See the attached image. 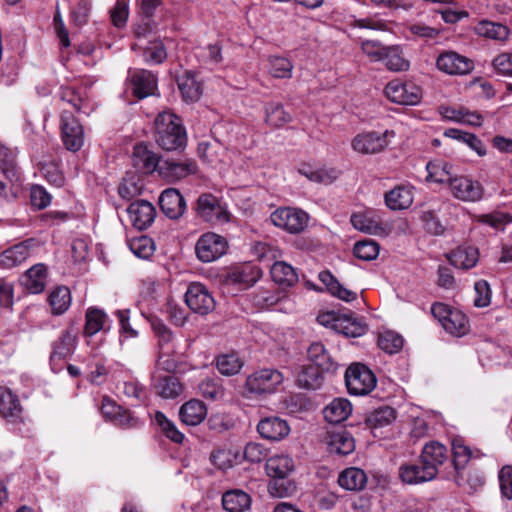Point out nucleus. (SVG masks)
Instances as JSON below:
<instances>
[{
  "mask_svg": "<svg viewBox=\"0 0 512 512\" xmlns=\"http://www.w3.org/2000/svg\"><path fill=\"white\" fill-rule=\"evenodd\" d=\"M155 141L166 151L185 147L187 136L180 118L171 112H162L155 119Z\"/></svg>",
  "mask_w": 512,
  "mask_h": 512,
  "instance_id": "nucleus-1",
  "label": "nucleus"
},
{
  "mask_svg": "<svg viewBox=\"0 0 512 512\" xmlns=\"http://www.w3.org/2000/svg\"><path fill=\"white\" fill-rule=\"evenodd\" d=\"M267 475L275 480L269 484V492L272 496L283 498L295 491V485L284 479L292 472L294 463L287 455H275L266 461Z\"/></svg>",
  "mask_w": 512,
  "mask_h": 512,
  "instance_id": "nucleus-2",
  "label": "nucleus"
},
{
  "mask_svg": "<svg viewBox=\"0 0 512 512\" xmlns=\"http://www.w3.org/2000/svg\"><path fill=\"white\" fill-rule=\"evenodd\" d=\"M309 220V214L298 207L282 206L270 214V221L275 227L293 235L304 232Z\"/></svg>",
  "mask_w": 512,
  "mask_h": 512,
  "instance_id": "nucleus-3",
  "label": "nucleus"
},
{
  "mask_svg": "<svg viewBox=\"0 0 512 512\" xmlns=\"http://www.w3.org/2000/svg\"><path fill=\"white\" fill-rule=\"evenodd\" d=\"M431 313L451 335L461 337L470 329L467 316L462 311L444 303H434Z\"/></svg>",
  "mask_w": 512,
  "mask_h": 512,
  "instance_id": "nucleus-4",
  "label": "nucleus"
},
{
  "mask_svg": "<svg viewBox=\"0 0 512 512\" xmlns=\"http://www.w3.org/2000/svg\"><path fill=\"white\" fill-rule=\"evenodd\" d=\"M345 384L351 395L369 394L377 384L374 373L364 364L353 363L345 371Z\"/></svg>",
  "mask_w": 512,
  "mask_h": 512,
  "instance_id": "nucleus-5",
  "label": "nucleus"
},
{
  "mask_svg": "<svg viewBox=\"0 0 512 512\" xmlns=\"http://www.w3.org/2000/svg\"><path fill=\"white\" fill-rule=\"evenodd\" d=\"M196 212L203 221L212 225H222L230 221L226 204L211 193H204L198 197Z\"/></svg>",
  "mask_w": 512,
  "mask_h": 512,
  "instance_id": "nucleus-6",
  "label": "nucleus"
},
{
  "mask_svg": "<svg viewBox=\"0 0 512 512\" xmlns=\"http://www.w3.org/2000/svg\"><path fill=\"white\" fill-rule=\"evenodd\" d=\"M228 248L227 240L216 233L207 232L199 237L195 245V253L203 263L213 262L223 256Z\"/></svg>",
  "mask_w": 512,
  "mask_h": 512,
  "instance_id": "nucleus-7",
  "label": "nucleus"
},
{
  "mask_svg": "<svg viewBox=\"0 0 512 512\" xmlns=\"http://www.w3.org/2000/svg\"><path fill=\"white\" fill-rule=\"evenodd\" d=\"M384 91L390 101L401 105H417L422 99L421 87L411 81H390Z\"/></svg>",
  "mask_w": 512,
  "mask_h": 512,
  "instance_id": "nucleus-8",
  "label": "nucleus"
},
{
  "mask_svg": "<svg viewBox=\"0 0 512 512\" xmlns=\"http://www.w3.org/2000/svg\"><path fill=\"white\" fill-rule=\"evenodd\" d=\"M283 381V375L275 369H262L248 376L246 388L255 395L273 393Z\"/></svg>",
  "mask_w": 512,
  "mask_h": 512,
  "instance_id": "nucleus-9",
  "label": "nucleus"
},
{
  "mask_svg": "<svg viewBox=\"0 0 512 512\" xmlns=\"http://www.w3.org/2000/svg\"><path fill=\"white\" fill-rule=\"evenodd\" d=\"M449 188L452 196L463 202H478L484 196L483 185L479 181L464 175H455Z\"/></svg>",
  "mask_w": 512,
  "mask_h": 512,
  "instance_id": "nucleus-10",
  "label": "nucleus"
},
{
  "mask_svg": "<svg viewBox=\"0 0 512 512\" xmlns=\"http://www.w3.org/2000/svg\"><path fill=\"white\" fill-rule=\"evenodd\" d=\"M61 137L67 150L76 152L84 143V130L82 125L69 111L61 113Z\"/></svg>",
  "mask_w": 512,
  "mask_h": 512,
  "instance_id": "nucleus-11",
  "label": "nucleus"
},
{
  "mask_svg": "<svg viewBox=\"0 0 512 512\" xmlns=\"http://www.w3.org/2000/svg\"><path fill=\"white\" fill-rule=\"evenodd\" d=\"M18 181L14 156L7 149H0V196L10 199L15 196L14 183Z\"/></svg>",
  "mask_w": 512,
  "mask_h": 512,
  "instance_id": "nucleus-12",
  "label": "nucleus"
},
{
  "mask_svg": "<svg viewBox=\"0 0 512 512\" xmlns=\"http://www.w3.org/2000/svg\"><path fill=\"white\" fill-rule=\"evenodd\" d=\"M187 306L195 313L206 315L215 308V301L208 289L200 283L189 285L185 293Z\"/></svg>",
  "mask_w": 512,
  "mask_h": 512,
  "instance_id": "nucleus-13",
  "label": "nucleus"
},
{
  "mask_svg": "<svg viewBox=\"0 0 512 512\" xmlns=\"http://www.w3.org/2000/svg\"><path fill=\"white\" fill-rule=\"evenodd\" d=\"M127 80L132 86L134 96L139 99L154 95L157 90V77L149 70L130 68Z\"/></svg>",
  "mask_w": 512,
  "mask_h": 512,
  "instance_id": "nucleus-14",
  "label": "nucleus"
},
{
  "mask_svg": "<svg viewBox=\"0 0 512 512\" xmlns=\"http://www.w3.org/2000/svg\"><path fill=\"white\" fill-rule=\"evenodd\" d=\"M436 66L448 75H466L474 69L471 59L454 51L441 53L436 60Z\"/></svg>",
  "mask_w": 512,
  "mask_h": 512,
  "instance_id": "nucleus-15",
  "label": "nucleus"
},
{
  "mask_svg": "<svg viewBox=\"0 0 512 512\" xmlns=\"http://www.w3.org/2000/svg\"><path fill=\"white\" fill-rule=\"evenodd\" d=\"M388 130L384 133L370 131L356 135L352 140V148L360 154H377L382 152L388 145Z\"/></svg>",
  "mask_w": 512,
  "mask_h": 512,
  "instance_id": "nucleus-16",
  "label": "nucleus"
},
{
  "mask_svg": "<svg viewBox=\"0 0 512 512\" xmlns=\"http://www.w3.org/2000/svg\"><path fill=\"white\" fill-rule=\"evenodd\" d=\"M0 417L9 424L24 423L23 407L18 396L4 387L0 388Z\"/></svg>",
  "mask_w": 512,
  "mask_h": 512,
  "instance_id": "nucleus-17",
  "label": "nucleus"
},
{
  "mask_svg": "<svg viewBox=\"0 0 512 512\" xmlns=\"http://www.w3.org/2000/svg\"><path fill=\"white\" fill-rule=\"evenodd\" d=\"M196 172L197 165L194 160L184 159L176 161L174 159H162L158 173L168 182H175Z\"/></svg>",
  "mask_w": 512,
  "mask_h": 512,
  "instance_id": "nucleus-18",
  "label": "nucleus"
},
{
  "mask_svg": "<svg viewBox=\"0 0 512 512\" xmlns=\"http://www.w3.org/2000/svg\"><path fill=\"white\" fill-rule=\"evenodd\" d=\"M130 222L138 230L148 228L155 220L156 209L146 200L132 202L127 208Z\"/></svg>",
  "mask_w": 512,
  "mask_h": 512,
  "instance_id": "nucleus-19",
  "label": "nucleus"
},
{
  "mask_svg": "<svg viewBox=\"0 0 512 512\" xmlns=\"http://www.w3.org/2000/svg\"><path fill=\"white\" fill-rule=\"evenodd\" d=\"M133 166L143 174L159 172L162 159L142 143L135 145L132 154Z\"/></svg>",
  "mask_w": 512,
  "mask_h": 512,
  "instance_id": "nucleus-20",
  "label": "nucleus"
},
{
  "mask_svg": "<svg viewBox=\"0 0 512 512\" xmlns=\"http://www.w3.org/2000/svg\"><path fill=\"white\" fill-rule=\"evenodd\" d=\"M159 206L170 219L180 218L186 210L185 199L175 188H168L161 193Z\"/></svg>",
  "mask_w": 512,
  "mask_h": 512,
  "instance_id": "nucleus-21",
  "label": "nucleus"
},
{
  "mask_svg": "<svg viewBox=\"0 0 512 512\" xmlns=\"http://www.w3.org/2000/svg\"><path fill=\"white\" fill-rule=\"evenodd\" d=\"M399 476L404 483L410 485L421 484L436 478L434 470L424 463H421L420 457L418 463L400 466Z\"/></svg>",
  "mask_w": 512,
  "mask_h": 512,
  "instance_id": "nucleus-22",
  "label": "nucleus"
},
{
  "mask_svg": "<svg viewBox=\"0 0 512 512\" xmlns=\"http://www.w3.org/2000/svg\"><path fill=\"white\" fill-rule=\"evenodd\" d=\"M307 355L312 365L321 369L322 372L335 374L340 367L321 342L312 343L307 350Z\"/></svg>",
  "mask_w": 512,
  "mask_h": 512,
  "instance_id": "nucleus-23",
  "label": "nucleus"
},
{
  "mask_svg": "<svg viewBox=\"0 0 512 512\" xmlns=\"http://www.w3.org/2000/svg\"><path fill=\"white\" fill-rule=\"evenodd\" d=\"M78 331L74 326L67 327L59 339L53 343V350L50 356L51 361L63 360L69 357L76 348Z\"/></svg>",
  "mask_w": 512,
  "mask_h": 512,
  "instance_id": "nucleus-24",
  "label": "nucleus"
},
{
  "mask_svg": "<svg viewBox=\"0 0 512 512\" xmlns=\"http://www.w3.org/2000/svg\"><path fill=\"white\" fill-rule=\"evenodd\" d=\"M257 431L262 438L279 441L289 434L290 428L285 420L273 416L260 420Z\"/></svg>",
  "mask_w": 512,
  "mask_h": 512,
  "instance_id": "nucleus-25",
  "label": "nucleus"
},
{
  "mask_svg": "<svg viewBox=\"0 0 512 512\" xmlns=\"http://www.w3.org/2000/svg\"><path fill=\"white\" fill-rule=\"evenodd\" d=\"M420 458L421 463L431 467L437 476L439 467L448 459V450L442 443L430 441L423 447Z\"/></svg>",
  "mask_w": 512,
  "mask_h": 512,
  "instance_id": "nucleus-26",
  "label": "nucleus"
},
{
  "mask_svg": "<svg viewBox=\"0 0 512 512\" xmlns=\"http://www.w3.org/2000/svg\"><path fill=\"white\" fill-rule=\"evenodd\" d=\"M110 327V320L102 309L89 307L86 310L83 330L85 337H92L101 331L107 332L110 330Z\"/></svg>",
  "mask_w": 512,
  "mask_h": 512,
  "instance_id": "nucleus-27",
  "label": "nucleus"
},
{
  "mask_svg": "<svg viewBox=\"0 0 512 512\" xmlns=\"http://www.w3.org/2000/svg\"><path fill=\"white\" fill-rule=\"evenodd\" d=\"M450 263L458 268L468 270L479 261V251L474 246H459L448 255Z\"/></svg>",
  "mask_w": 512,
  "mask_h": 512,
  "instance_id": "nucleus-28",
  "label": "nucleus"
},
{
  "mask_svg": "<svg viewBox=\"0 0 512 512\" xmlns=\"http://www.w3.org/2000/svg\"><path fill=\"white\" fill-rule=\"evenodd\" d=\"M261 276V270L257 266L244 265L229 272L227 282L240 285L243 289H246L254 285Z\"/></svg>",
  "mask_w": 512,
  "mask_h": 512,
  "instance_id": "nucleus-29",
  "label": "nucleus"
},
{
  "mask_svg": "<svg viewBox=\"0 0 512 512\" xmlns=\"http://www.w3.org/2000/svg\"><path fill=\"white\" fill-rule=\"evenodd\" d=\"M206 415V405L198 399H192L184 403L179 410L181 421L188 426L199 425L205 419Z\"/></svg>",
  "mask_w": 512,
  "mask_h": 512,
  "instance_id": "nucleus-30",
  "label": "nucleus"
},
{
  "mask_svg": "<svg viewBox=\"0 0 512 512\" xmlns=\"http://www.w3.org/2000/svg\"><path fill=\"white\" fill-rule=\"evenodd\" d=\"M322 371L311 364L302 365L296 373V384L298 387L308 390H316L322 386Z\"/></svg>",
  "mask_w": 512,
  "mask_h": 512,
  "instance_id": "nucleus-31",
  "label": "nucleus"
},
{
  "mask_svg": "<svg viewBox=\"0 0 512 512\" xmlns=\"http://www.w3.org/2000/svg\"><path fill=\"white\" fill-rule=\"evenodd\" d=\"M46 277L45 265L36 264L21 277V283L30 293L37 294L44 290Z\"/></svg>",
  "mask_w": 512,
  "mask_h": 512,
  "instance_id": "nucleus-32",
  "label": "nucleus"
},
{
  "mask_svg": "<svg viewBox=\"0 0 512 512\" xmlns=\"http://www.w3.org/2000/svg\"><path fill=\"white\" fill-rule=\"evenodd\" d=\"M251 497L240 489L226 491L222 495V506L227 512H245L250 509Z\"/></svg>",
  "mask_w": 512,
  "mask_h": 512,
  "instance_id": "nucleus-33",
  "label": "nucleus"
},
{
  "mask_svg": "<svg viewBox=\"0 0 512 512\" xmlns=\"http://www.w3.org/2000/svg\"><path fill=\"white\" fill-rule=\"evenodd\" d=\"M318 277L332 296L345 302H352L356 300L357 293L342 286L330 271H322L319 273Z\"/></svg>",
  "mask_w": 512,
  "mask_h": 512,
  "instance_id": "nucleus-34",
  "label": "nucleus"
},
{
  "mask_svg": "<svg viewBox=\"0 0 512 512\" xmlns=\"http://www.w3.org/2000/svg\"><path fill=\"white\" fill-rule=\"evenodd\" d=\"M178 88L185 102H196L202 94L201 84L190 71H185L177 78Z\"/></svg>",
  "mask_w": 512,
  "mask_h": 512,
  "instance_id": "nucleus-35",
  "label": "nucleus"
},
{
  "mask_svg": "<svg viewBox=\"0 0 512 512\" xmlns=\"http://www.w3.org/2000/svg\"><path fill=\"white\" fill-rule=\"evenodd\" d=\"M338 483L349 491L362 490L367 484V475L360 468L350 467L339 474Z\"/></svg>",
  "mask_w": 512,
  "mask_h": 512,
  "instance_id": "nucleus-36",
  "label": "nucleus"
},
{
  "mask_svg": "<svg viewBox=\"0 0 512 512\" xmlns=\"http://www.w3.org/2000/svg\"><path fill=\"white\" fill-rule=\"evenodd\" d=\"M272 280L282 287H291L298 282V274L294 267L284 261H276L271 269Z\"/></svg>",
  "mask_w": 512,
  "mask_h": 512,
  "instance_id": "nucleus-37",
  "label": "nucleus"
},
{
  "mask_svg": "<svg viewBox=\"0 0 512 512\" xmlns=\"http://www.w3.org/2000/svg\"><path fill=\"white\" fill-rule=\"evenodd\" d=\"M352 412V405L344 398L334 399L324 410V418L332 424H338L348 418Z\"/></svg>",
  "mask_w": 512,
  "mask_h": 512,
  "instance_id": "nucleus-38",
  "label": "nucleus"
},
{
  "mask_svg": "<svg viewBox=\"0 0 512 512\" xmlns=\"http://www.w3.org/2000/svg\"><path fill=\"white\" fill-rule=\"evenodd\" d=\"M29 246L25 243L16 244L0 254V267L11 269L22 264L29 256Z\"/></svg>",
  "mask_w": 512,
  "mask_h": 512,
  "instance_id": "nucleus-39",
  "label": "nucleus"
},
{
  "mask_svg": "<svg viewBox=\"0 0 512 512\" xmlns=\"http://www.w3.org/2000/svg\"><path fill=\"white\" fill-rule=\"evenodd\" d=\"M385 202L391 210L407 209L413 203L412 191L406 187H396L385 194Z\"/></svg>",
  "mask_w": 512,
  "mask_h": 512,
  "instance_id": "nucleus-40",
  "label": "nucleus"
},
{
  "mask_svg": "<svg viewBox=\"0 0 512 512\" xmlns=\"http://www.w3.org/2000/svg\"><path fill=\"white\" fill-rule=\"evenodd\" d=\"M474 220L478 224L489 226L497 231H502L506 225L512 223V214L496 209L489 213L475 215Z\"/></svg>",
  "mask_w": 512,
  "mask_h": 512,
  "instance_id": "nucleus-41",
  "label": "nucleus"
},
{
  "mask_svg": "<svg viewBox=\"0 0 512 512\" xmlns=\"http://www.w3.org/2000/svg\"><path fill=\"white\" fill-rule=\"evenodd\" d=\"M142 191L143 181L141 177L134 172L127 173L118 187L119 196L126 201H130L141 195Z\"/></svg>",
  "mask_w": 512,
  "mask_h": 512,
  "instance_id": "nucleus-42",
  "label": "nucleus"
},
{
  "mask_svg": "<svg viewBox=\"0 0 512 512\" xmlns=\"http://www.w3.org/2000/svg\"><path fill=\"white\" fill-rule=\"evenodd\" d=\"M60 99L70 104L77 112L88 114V100L85 89H76L74 87L62 86L60 89Z\"/></svg>",
  "mask_w": 512,
  "mask_h": 512,
  "instance_id": "nucleus-43",
  "label": "nucleus"
},
{
  "mask_svg": "<svg viewBox=\"0 0 512 512\" xmlns=\"http://www.w3.org/2000/svg\"><path fill=\"white\" fill-rule=\"evenodd\" d=\"M329 451L339 455H348L355 449V442L351 434L345 430L330 435Z\"/></svg>",
  "mask_w": 512,
  "mask_h": 512,
  "instance_id": "nucleus-44",
  "label": "nucleus"
},
{
  "mask_svg": "<svg viewBox=\"0 0 512 512\" xmlns=\"http://www.w3.org/2000/svg\"><path fill=\"white\" fill-rule=\"evenodd\" d=\"M396 419V411L390 406H381L367 414L365 423L370 429H378L391 424Z\"/></svg>",
  "mask_w": 512,
  "mask_h": 512,
  "instance_id": "nucleus-45",
  "label": "nucleus"
},
{
  "mask_svg": "<svg viewBox=\"0 0 512 512\" xmlns=\"http://www.w3.org/2000/svg\"><path fill=\"white\" fill-rule=\"evenodd\" d=\"M138 47L142 49L144 61L148 64H160L167 57L166 49L161 40L149 41L144 47L134 44L132 49L136 51Z\"/></svg>",
  "mask_w": 512,
  "mask_h": 512,
  "instance_id": "nucleus-46",
  "label": "nucleus"
},
{
  "mask_svg": "<svg viewBox=\"0 0 512 512\" xmlns=\"http://www.w3.org/2000/svg\"><path fill=\"white\" fill-rule=\"evenodd\" d=\"M336 331L346 337H359L366 333L367 327L360 320L351 315H342L335 324Z\"/></svg>",
  "mask_w": 512,
  "mask_h": 512,
  "instance_id": "nucleus-47",
  "label": "nucleus"
},
{
  "mask_svg": "<svg viewBox=\"0 0 512 512\" xmlns=\"http://www.w3.org/2000/svg\"><path fill=\"white\" fill-rule=\"evenodd\" d=\"M383 61L387 69L394 72L407 71L410 67V61L404 57L399 46L387 47Z\"/></svg>",
  "mask_w": 512,
  "mask_h": 512,
  "instance_id": "nucleus-48",
  "label": "nucleus"
},
{
  "mask_svg": "<svg viewBox=\"0 0 512 512\" xmlns=\"http://www.w3.org/2000/svg\"><path fill=\"white\" fill-rule=\"evenodd\" d=\"M48 302L55 315L63 314L71 304V292L66 286L55 288L48 297Z\"/></svg>",
  "mask_w": 512,
  "mask_h": 512,
  "instance_id": "nucleus-49",
  "label": "nucleus"
},
{
  "mask_svg": "<svg viewBox=\"0 0 512 512\" xmlns=\"http://www.w3.org/2000/svg\"><path fill=\"white\" fill-rule=\"evenodd\" d=\"M298 171L310 181L325 185L331 184L337 177L334 169H315L309 164H302Z\"/></svg>",
  "mask_w": 512,
  "mask_h": 512,
  "instance_id": "nucleus-50",
  "label": "nucleus"
},
{
  "mask_svg": "<svg viewBox=\"0 0 512 512\" xmlns=\"http://www.w3.org/2000/svg\"><path fill=\"white\" fill-rule=\"evenodd\" d=\"M444 136L466 143L479 156H484L486 154V149L483 142L475 134L456 128H449L445 130Z\"/></svg>",
  "mask_w": 512,
  "mask_h": 512,
  "instance_id": "nucleus-51",
  "label": "nucleus"
},
{
  "mask_svg": "<svg viewBox=\"0 0 512 512\" xmlns=\"http://www.w3.org/2000/svg\"><path fill=\"white\" fill-rule=\"evenodd\" d=\"M452 455H453V465L455 470L458 472L465 468L469 460L473 457H479V451H476V454L464 444L461 439H455L452 442Z\"/></svg>",
  "mask_w": 512,
  "mask_h": 512,
  "instance_id": "nucleus-52",
  "label": "nucleus"
},
{
  "mask_svg": "<svg viewBox=\"0 0 512 512\" xmlns=\"http://www.w3.org/2000/svg\"><path fill=\"white\" fill-rule=\"evenodd\" d=\"M157 394L163 398H176L182 392V385L177 377L173 375L159 376L158 382L155 384Z\"/></svg>",
  "mask_w": 512,
  "mask_h": 512,
  "instance_id": "nucleus-53",
  "label": "nucleus"
},
{
  "mask_svg": "<svg viewBox=\"0 0 512 512\" xmlns=\"http://www.w3.org/2000/svg\"><path fill=\"white\" fill-rule=\"evenodd\" d=\"M428 178L439 184L450 185L454 176L451 173L452 166L444 161L429 162L426 166Z\"/></svg>",
  "mask_w": 512,
  "mask_h": 512,
  "instance_id": "nucleus-54",
  "label": "nucleus"
},
{
  "mask_svg": "<svg viewBox=\"0 0 512 512\" xmlns=\"http://www.w3.org/2000/svg\"><path fill=\"white\" fill-rule=\"evenodd\" d=\"M266 111V122L275 127L279 128L292 120L290 113L284 110V107L280 103L270 102L265 107Z\"/></svg>",
  "mask_w": 512,
  "mask_h": 512,
  "instance_id": "nucleus-55",
  "label": "nucleus"
},
{
  "mask_svg": "<svg viewBox=\"0 0 512 512\" xmlns=\"http://www.w3.org/2000/svg\"><path fill=\"white\" fill-rule=\"evenodd\" d=\"M218 371L225 376H232L241 370L243 362L235 353L218 356L216 361Z\"/></svg>",
  "mask_w": 512,
  "mask_h": 512,
  "instance_id": "nucleus-56",
  "label": "nucleus"
},
{
  "mask_svg": "<svg viewBox=\"0 0 512 512\" xmlns=\"http://www.w3.org/2000/svg\"><path fill=\"white\" fill-rule=\"evenodd\" d=\"M293 68L292 62L285 57L272 56L269 58V72L274 78H291Z\"/></svg>",
  "mask_w": 512,
  "mask_h": 512,
  "instance_id": "nucleus-57",
  "label": "nucleus"
},
{
  "mask_svg": "<svg viewBox=\"0 0 512 512\" xmlns=\"http://www.w3.org/2000/svg\"><path fill=\"white\" fill-rule=\"evenodd\" d=\"M480 35L494 40L505 41L509 36V29L500 23L482 21L477 27Z\"/></svg>",
  "mask_w": 512,
  "mask_h": 512,
  "instance_id": "nucleus-58",
  "label": "nucleus"
},
{
  "mask_svg": "<svg viewBox=\"0 0 512 512\" xmlns=\"http://www.w3.org/2000/svg\"><path fill=\"white\" fill-rule=\"evenodd\" d=\"M403 343V338L393 331H385L378 338V346L388 354L398 353L402 349Z\"/></svg>",
  "mask_w": 512,
  "mask_h": 512,
  "instance_id": "nucleus-59",
  "label": "nucleus"
},
{
  "mask_svg": "<svg viewBox=\"0 0 512 512\" xmlns=\"http://www.w3.org/2000/svg\"><path fill=\"white\" fill-rule=\"evenodd\" d=\"M155 422L159 425L163 434L171 441L175 443L183 442L184 434L177 429L175 424L164 413L157 411L155 413Z\"/></svg>",
  "mask_w": 512,
  "mask_h": 512,
  "instance_id": "nucleus-60",
  "label": "nucleus"
},
{
  "mask_svg": "<svg viewBox=\"0 0 512 512\" xmlns=\"http://www.w3.org/2000/svg\"><path fill=\"white\" fill-rule=\"evenodd\" d=\"M353 253L358 259L371 261L379 255V245L374 240H361L355 243Z\"/></svg>",
  "mask_w": 512,
  "mask_h": 512,
  "instance_id": "nucleus-61",
  "label": "nucleus"
},
{
  "mask_svg": "<svg viewBox=\"0 0 512 512\" xmlns=\"http://www.w3.org/2000/svg\"><path fill=\"white\" fill-rule=\"evenodd\" d=\"M129 248L137 257L147 259L154 252V243L151 238L147 236H141L130 240Z\"/></svg>",
  "mask_w": 512,
  "mask_h": 512,
  "instance_id": "nucleus-62",
  "label": "nucleus"
},
{
  "mask_svg": "<svg viewBox=\"0 0 512 512\" xmlns=\"http://www.w3.org/2000/svg\"><path fill=\"white\" fill-rule=\"evenodd\" d=\"M40 173L47 179L51 184L61 187L64 183L63 174L60 172L58 166L54 162L41 163Z\"/></svg>",
  "mask_w": 512,
  "mask_h": 512,
  "instance_id": "nucleus-63",
  "label": "nucleus"
},
{
  "mask_svg": "<svg viewBox=\"0 0 512 512\" xmlns=\"http://www.w3.org/2000/svg\"><path fill=\"white\" fill-rule=\"evenodd\" d=\"M361 49L372 61H383L387 47L383 46L379 41L365 40L361 43Z\"/></svg>",
  "mask_w": 512,
  "mask_h": 512,
  "instance_id": "nucleus-64",
  "label": "nucleus"
}]
</instances>
